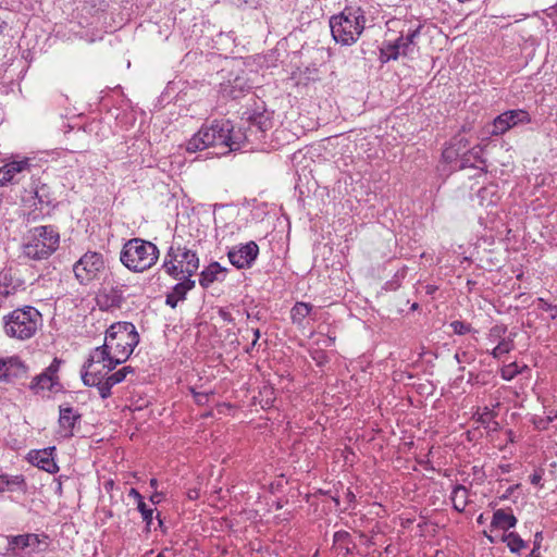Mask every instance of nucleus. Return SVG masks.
Returning <instances> with one entry per match:
<instances>
[{"label": "nucleus", "mask_w": 557, "mask_h": 557, "mask_svg": "<svg viewBox=\"0 0 557 557\" xmlns=\"http://www.w3.org/2000/svg\"><path fill=\"white\" fill-rule=\"evenodd\" d=\"M248 114L243 125L235 129L230 120H213L205 123L187 141L186 150L197 152L209 147L225 149L222 153L239 150L245 143L259 141L272 128V113L263 109Z\"/></svg>", "instance_id": "obj_1"}, {"label": "nucleus", "mask_w": 557, "mask_h": 557, "mask_svg": "<svg viewBox=\"0 0 557 557\" xmlns=\"http://www.w3.org/2000/svg\"><path fill=\"white\" fill-rule=\"evenodd\" d=\"M104 341L113 355L111 369H115L131 357L139 343V334L132 322H116L107 330Z\"/></svg>", "instance_id": "obj_2"}, {"label": "nucleus", "mask_w": 557, "mask_h": 557, "mask_svg": "<svg viewBox=\"0 0 557 557\" xmlns=\"http://www.w3.org/2000/svg\"><path fill=\"white\" fill-rule=\"evenodd\" d=\"M41 322V313L35 307L24 306L4 315L3 329L8 336L25 341L36 334Z\"/></svg>", "instance_id": "obj_3"}, {"label": "nucleus", "mask_w": 557, "mask_h": 557, "mask_svg": "<svg viewBox=\"0 0 557 557\" xmlns=\"http://www.w3.org/2000/svg\"><path fill=\"white\" fill-rule=\"evenodd\" d=\"M159 249L151 242L132 238L122 248L120 260L133 272H144L156 264Z\"/></svg>", "instance_id": "obj_4"}, {"label": "nucleus", "mask_w": 557, "mask_h": 557, "mask_svg": "<svg viewBox=\"0 0 557 557\" xmlns=\"http://www.w3.org/2000/svg\"><path fill=\"white\" fill-rule=\"evenodd\" d=\"M363 23L364 16L361 14L360 8L355 11L346 8L341 14L331 17L332 36L336 42L351 45L362 33Z\"/></svg>", "instance_id": "obj_5"}, {"label": "nucleus", "mask_w": 557, "mask_h": 557, "mask_svg": "<svg viewBox=\"0 0 557 557\" xmlns=\"http://www.w3.org/2000/svg\"><path fill=\"white\" fill-rule=\"evenodd\" d=\"M59 243L60 236L53 226H37L30 231L28 242L23 246V252L34 260L47 259L58 249Z\"/></svg>", "instance_id": "obj_6"}, {"label": "nucleus", "mask_w": 557, "mask_h": 557, "mask_svg": "<svg viewBox=\"0 0 557 557\" xmlns=\"http://www.w3.org/2000/svg\"><path fill=\"white\" fill-rule=\"evenodd\" d=\"M104 269L103 256L97 251L85 252L73 265L75 278L81 285H87L97 280Z\"/></svg>", "instance_id": "obj_7"}, {"label": "nucleus", "mask_w": 557, "mask_h": 557, "mask_svg": "<svg viewBox=\"0 0 557 557\" xmlns=\"http://www.w3.org/2000/svg\"><path fill=\"white\" fill-rule=\"evenodd\" d=\"M259 255V246L253 242L233 247L228 250L230 262L237 269L250 268Z\"/></svg>", "instance_id": "obj_8"}, {"label": "nucleus", "mask_w": 557, "mask_h": 557, "mask_svg": "<svg viewBox=\"0 0 557 557\" xmlns=\"http://www.w3.org/2000/svg\"><path fill=\"white\" fill-rule=\"evenodd\" d=\"M125 301L122 286H106L98 290L96 304L101 311L120 309Z\"/></svg>", "instance_id": "obj_9"}, {"label": "nucleus", "mask_w": 557, "mask_h": 557, "mask_svg": "<svg viewBox=\"0 0 557 557\" xmlns=\"http://www.w3.org/2000/svg\"><path fill=\"white\" fill-rule=\"evenodd\" d=\"M82 414L77 412L70 404L59 406V425L63 437L70 438L74 435V428L79 423Z\"/></svg>", "instance_id": "obj_10"}, {"label": "nucleus", "mask_w": 557, "mask_h": 557, "mask_svg": "<svg viewBox=\"0 0 557 557\" xmlns=\"http://www.w3.org/2000/svg\"><path fill=\"white\" fill-rule=\"evenodd\" d=\"M54 451V446L38 450H30L28 453L27 459L32 465L47 471L48 473L53 474L59 471V467L53 457Z\"/></svg>", "instance_id": "obj_11"}, {"label": "nucleus", "mask_w": 557, "mask_h": 557, "mask_svg": "<svg viewBox=\"0 0 557 557\" xmlns=\"http://www.w3.org/2000/svg\"><path fill=\"white\" fill-rule=\"evenodd\" d=\"M176 263L180 270H183V274L193 276L199 268V258L197 253L186 247L180 245V250L176 252Z\"/></svg>", "instance_id": "obj_12"}, {"label": "nucleus", "mask_w": 557, "mask_h": 557, "mask_svg": "<svg viewBox=\"0 0 557 557\" xmlns=\"http://www.w3.org/2000/svg\"><path fill=\"white\" fill-rule=\"evenodd\" d=\"M112 359H113V355H112L111 350L109 349V347H107V343L104 342L101 346L96 347L94 350H91L87 360L84 363V369H91V367L95 363L106 362L103 364V368L107 369L106 374H108L109 372L114 370V369H111V366L114 361Z\"/></svg>", "instance_id": "obj_13"}, {"label": "nucleus", "mask_w": 557, "mask_h": 557, "mask_svg": "<svg viewBox=\"0 0 557 557\" xmlns=\"http://www.w3.org/2000/svg\"><path fill=\"white\" fill-rule=\"evenodd\" d=\"M62 388L63 385L60 382V377H51L44 372L34 376L29 384V389L36 395L44 391L59 392Z\"/></svg>", "instance_id": "obj_14"}, {"label": "nucleus", "mask_w": 557, "mask_h": 557, "mask_svg": "<svg viewBox=\"0 0 557 557\" xmlns=\"http://www.w3.org/2000/svg\"><path fill=\"white\" fill-rule=\"evenodd\" d=\"M421 33V26H418L413 30H409L406 36L400 35L395 41L399 45V49L403 57H412L418 52V42Z\"/></svg>", "instance_id": "obj_15"}, {"label": "nucleus", "mask_w": 557, "mask_h": 557, "mask_svg": "<svg viewBox=\"0 0 557 557\" xmlns=\"http://www.w3.org/2000/svg\"><path fill=\"white\" fill-rule=\"evenodd\" d=\"M250 88L251 86L245 77L236 76L233 81H228V83L223 86L222 92L225 97L238 99Z\"/></svg>", "instance_id": "obj_16"}, {"label": "nucleus", "mask_w": 557, "mask_h": 557, "mask_svg": "<svg viewBox=\"0 0 557 557\" xmlns=\"http://www.w3.org/2000/svg\"><path fill=\"white\" fill-rule=\"evenodd\" d=\"M333 544L344 556L352 555L357 549V544L354 542L350 533L343 530L334 533Z\"/></svg>", "instance_id": "obj_17"}, {"label": "nucleus", "mask_w": 557, "mask_h": 557, "mask_svg": "<svg viewBox=\"0 0 557 557\" xmlns=\"http://www.w3.org/2000/svg\"><path fill=\"white\" fill-rule=\"evenodd\" d=\"M28 166L27 160L12 161L0 168V186L13 181L14 176Z\"/></svg>", "instance_id": "obj_18"}, {"label": "nucleus", "mask_w": 557, "mask_h": 557, "mask_svg": "<svg viewBox=\"0 0 557 557\" xmlns=\"http://www.w3.org/2000/svg\"><path fill=\"white\" fill-rule=\"evenodd\" d=\"M225 272L226 269L221 267L219 262H211L205 270L201 271L199 284L203 288H208L213 282L220 280V274H224Z\"/></svg>", "instance_id": "obj_19"}, {"label": "nucleus", "mask_w": 557, "mask_h": 557, "mask_svg": "<svg viewBox=\"0 0 557 557\" xmlns=\"http://www.w3.org/2000/svg\"><path fill=\"white\" fill-rule=\"evenodd\" d=\"M517 522L518 520L512 513H508L504 509H497L493 513L491 527L493 529L507 531L515 528Z\"/></svg>", "instance_id": "obj_20"}, {"label": "nucleus", "mask_w": 557, "mask_h": 557, "mask_svg": "<svg viewBox=\"0 0 557 557\" xmlns=\"http://www.w3.org/2000/svg\"><path fill=\"white\" fill-rule=\"evenodd\" d=\"M180 250V244L173 243L172 246L169 248L166 257L163 261L162 268L164 271L172 276L173 278H178L181 274H183V270L178 269V265L176 263V255Z\"/></svg>", "instance_id": "obj_21"}, {"label": "nucleus", "mask_w": 557, "mask_h": 557, "mask_svg": "<svg viewBox=\"0 0 557 557\" xmlns=\"http://www.w3.org/2000/svg\"><path fill=\"white\" fill-rule=\"evenodd\" d=\"M482 147L476 145L470 148L463 156H461L460 163L458 165L459 170L466 168H476L475 163L485 164V159L482 157Z\"/></svg>", "instance_id": "obj_22"}, {"label": "nucleus", "mask_w": 557, "mask_h": 557, "mask_svg": "<svg viewBox=\"0 0 557 557\" xmlns=\"http://www.w3.org/2000/svg\"><path fill=\"white\" fill-rule=\"evenodd\" d=\"M21 286L20 280H14L11 270L0 272V295L9 296L16 292Z\"/></svg>", "instance_id": "obj_23"}, {"label": "nucleus", "mask_w": 557, "mask_h": 557, "mask_svg": "<svg viewBox=\"0 0 557 557\" xmlns=\"http://www.w3.org/2000/svg\"><path fill=\"white\" fill-rule=\"evenodd\" d=\"M468 490L461 484H456L453 488L450 499L456 511L462 512L468 505Z\"/></svg>", "instance_id": "obj_24"}, {"label": "nucleus", "mask_w": 557, "mask_h": 557, "mask_svg": "<svg viewBox=\"0 0 557 557\" xmlns=\"http://www.w3.org/2000/svg\"><path fill=\"white\" fill-rule=\"evenodd\" d=\"M26 483L23 475H0V493L4 491L25 490Z\"/></svg>", "instance_id": "obj_25"}, {"label": "nucleus", "mask_w": 557, "mask_h": 557, "mask_svg": "<svg viewBox=\"0 0 557 557\" xmlns=\"http://www.w3.org/2000/svg\"><path fill=\"white\" fill-rule=\"evenodd\" d=\"M8 372L10 375V383L15 379L26 376L28 368L25 363L16 356L7 358Z\"/></svg>", "instance_id": "obj_26"}, {"label": "nucleus", "mask_w": 557, "mask_h": 557, "mask_svg": "<svg viewBox=\"0 0 557 557\" xmlns=\"http://www.w3.org/2000/svg\"><path fill=\"white\" fill-rule=\"evenodd\" d=\"M27 533L8 536V553L17 556L20 552L28 549L29 542L26 541Z\"/></svg>", "instance_id": "obj_27"}, {"label": "nucleus", "mask_w": 557, "mask_h": 557, "mask_svg": "<svg viewBox=\"0 0 557 557\" xmlns=\"http://www.w3.org/2000/svg\"><path fill=\"white\" fill-rule=\"evenodd\" d=\"M312 305L307 302H296L290 310V319L294 324L301 325L304 320L310 314Z\"/></svg>", "instance_id": "obj_28"}, {"label": "nucleus", "mask_w": 557, "mask_h": 557, "mask_svg": "<svg viewBox=\"0 0 557 557\" xmlns=\"http://www.w3.org/2000/svg\"><path fill=\"white\" fill-rule=\"evenodd\" d=\"M403 53L399 49V45L394 41L385 42L380 49V60L382 63H386L391 60H397Z\"/></svg>", "instance_id": "obj_29"}, {"label": "nucleus", "mask_w": 557, "mask_h": 557, "mask_svg": "<svg viewBox=\"0 0 557 557\" xmlns=\"http://www.w3.org/2000/svg\"><path fill=\"white\" fill-rule=\"evenodd\" d=\"M505 117L507 119L508 124H510V128L520 124H529L531 122L529 112L522 109L505 111Z\"/></svg>", "instance_id": "obj_30"}, {"label": "nucleus", "mask_w": 557, "mask_h": 557, "mask_svg": "<svg viewBox=\"0 0 557 557\" xmlns=\"http://www.w3.org/2000/svg\"><path fill=\"white\" fill-rule=\"evenodd\" d=\"M47 539L48 536L46 535L40 537L38 534L27 533L26 541L29 542L28 554H39L45 552L48 547Z\"/></svg>", "instance_id": "obj_31"}, {"label": "nucleus", "mask_w": 557, "mask_h": 557, "mask_svg": "<svg viewBox=\"0 0 557 557\" xmlns=\"http://www.w3.org/2000/svg\"><path fill=\"white\" fill-rule=\"evenodd\" d=\"M510 129V124H508L507 119L505 117V112L497 115L492 125V131L490 132L492 136H499L505 134Z\"/></svg>", "instance_id": "obj_32"}, {"label": "nucleus", "mask_w": 557, "mask_h": 557, "mask_svg": "<svg viewBox=\"0 0 557 557\" xmlns=\"http://www.w3.org/2000/svg\"><path fill=\"white\" fill-rule=\"evenodd\" d=\"M51 195H53V193L47 184L39 185L35 190V196L40 205H51L54 201Z\"/></svg>", "instance_id": "obj_33"}, {"label": "nucleus", "mask_w": 557, "mask_h": 557, "mask_svg": "<svg viewBox=\"0 0 557 557\" xmlns=\"http://www.w3.org/2000/svg\"><path fill=\"white\" fill-rule=\"evenodd\" d=\"M513 349L512 338H503L499 341L496 347L493 348L491 355L495 359H499L504 354H508Z\"/></svg>", "instance_id": "obj_34"}, {"label": "nucleus", "mask_w": 557, "mask_h": 557, "mask_svg": "<svg viewBox=\"0 0 557 557\" xmlns=\"http://www.w3.org/2000/svg\"><path fill=\"white\" fill-rule=\"evenodd\" d=\"M137 509L141 515L143 520L146 523V530L149 532L151 530L152 520H153V511L154 509L149 507L145 502L137 505Z\"/></svg>", "instance_id": "obj_35"}, {"label": "nucleus", "mask_w": 557, "mask_h": 557, "mask_svg": "<svg viewBox=\"0 0 557 557\" xmlns=\"http://www.w3.org/2000/svg\"><path fill=\"white\" fill-rule=\"evenodd\" d=\"M507 542V546L512 553H518L521 548L525 546L524 541L520 537L519 534L511 532L504 539Z\"/></svg>", "instance_id": "obj_36"}, {"label": "nucleus", "mask_w": 557, "mask_h": 557, "mask_svg": "<svg viewBox=\"0 0 557 557\" xmlns=\"http://www.w3.org/2000/svg\"><path fill=\"white\" fill-rule=\"evenodd\" d=\"M195 287V281L191 276L184 274V280L175 284V292L181 297H186L187 293Z\"/></svg>", "instance_id": "obj_37"}, {"label": "nucleus", "mask_w": 557, "mask_h": 557, "mask_svg": "<svg viewBox=\"0 0 557 557\" xmlns=\"http://www.w3.org/2000/svg\"><path fill=\"white\" fill-rule=\"evenodd\" d=\"M442 158L447 163H453L458 160L460 161V159H461L460 149L456 148V146H453L451 144H449V146H447L443 150Z\"/></svg>", "instance_id": "obj_38"}, {"label": "nucleus", "mask_w": 557, "mask_h": 557, "mask_svg": "<svg viewBox=\"0 0 557 557\" xmlns=\"http://www.w3.org/2000/svg\"><path fill=\"white\" fill-rule=\"evenodd\" d=\"M521 372V369L516 362H511L509 364H506L500 370V376L505 381H511L515 379L519 373Z\"/></svg>", "instance_id": "obj_39"}, {"label": "nucleus", "mask_w": 557, "mask_h": 557, "mask_svg": "<svg viewBox=\"0 0 557 557\" xmlns=\"http://www.w3.org/2000/svg\"><path fill=\"white\" fill-rule=\"evenodd\" d=\"M495 413L490 410L488 407H484L483 411L481 413H475L474 417H476V422H479L484 428H490L491 422L495 418Z\"/></svg>", "instance_id": "obj_40"}, {"label": "nucleus", "mask_w": 557, "mask_h": 557, "mask_svg": "<svg viewBox=\"0 0 557 557\" xmlns=\"http://www.w3.org/2000/svg\"><path fill=\"white\" fill-rule=\"evenodd\" d=\"M450 327L458 335H465V334H468V333H470L472 331L471 324L466 323L463 321H458V320L453 321L450 323Z\"/></svg>", "instance_id": "obj_41"}, {"label": "nucleus", "mask_w": 557, "mask_h": 557, "mask_svg": "<svg viewBox=\"0 0 557 557\" xmlns=\"http://www.w3.org/2000/svg\"><path fill=\"white\" fill-rule=\"evenodd\" d=\"M81 376L85 386L96 387V385L99 384V381H96L95 379L94 371L90 369H84L83 367L81 371Z\"/></svg>", "instance_id": "obj_42"}, {"label": "nucleus", "mask_w": 557, "mask_h": 557, "mask_svg": "<svg viewBox=\"0 0 557 557\" xmlns=\"http://www.w3.org/2000/svg\"><path fill=\"white\" fill-rule=\"evenodd\" d=\"M531 422L536 430L544 431V430H547L549 424L552 423V418L533 416L531 418Z\"/></svg>", "instance_id": "obj_43"}, {"label": "nucleus", "mask_w": 557, "mask_h": 557, "mask_svg": "<svg viewBox=\"0 0 557 557\" xmlns=\"http://www.w3.org/2000/svg\"><path fill=\"white\" fill-rule=\"evenodd\" d=\"M539 308L548 311L552 319L557 318V306L547 302L544 298H537Z\"/></svg>", "instance_id": "obj_44"}, {"label": "nucleus", "mask_w": 557, "mask_h": 557, "mask_svg": "<svg viewBox=\"0 0 557 557\" xmlns=\"http://www.w3.org/2000/svg\"><path fill=\"white\" fill-rule=\"evenodd\" d=\"M61 362H62V360L55 357L52 360V362L42 372L47 373L51 377H59L58 372H59Z\"/></svg>", "instance_id": "obj_45"}, {"label": "nucleus", "mask_w": 557, "mask_h": 557, "mask_svg": "<svg viewBox=\"0 0 557 557\" xmlns=\"http://www.w3.org/2000/svg\"><path fill=\"white\" fill-rule=\"evenodd\" d=\"M96 387L102 399H107L111 396L112 386L110 384H107L106 380L99 381V384H97Z\"/></svg>", "instance_id": "obj_46"}, {"label": "nucleus", "mask_w": 557, "mask_h": 557, "mask_svg": "<svg viewBox=\"0 0 557 557\" xmlns=\"http://www.w3.org/2000/svg\"><path fill=\"white\" fill-rule=\"evenodd\" d=\"M450 144L453 146H456V148L460 149L461 156H463V153H466L470 149L469 140L465 137H456Z\"/></svg>", "instance_id": "obj_47"}, {"label": "nucleus", "mask_w": 557, "mask_h": 557, "mask_svg": "<svg viewBox=\"0 0 557 557\" xmlns=\"http://www.w3.org/2000/svg\"><path fill=\"white\" fill-rule=\"evenodd\" d=\"M186 297H181L175 292V286L173 287L172 292L166 295L165 304L170 306L171 308H176L180 300H184Z\"/></svg>", "instance_id": "obj_48"}, {"label": "nucleus", "mask_w": 557, "mask_h": 557, "mask_svg": "<svg viewBox=\"0 0 557 557\" xmlns=\"http://www.w3.org/2000/svg\"><path fill=\"white\" fill-rule=\"evenodd\" d=\"M191 393L194 395L195 401L200 406L206 405L209 400V396L213 394L212 392H196L194 388H191Z\"/></svg>", "instance_id": "obj_49"}, {"label": "nucleus", "mask_w": 557, "mask_h": 557, "mask_svg": "<svg viewBox=\"0 0 557 557\" xmlns=\"http://www.w3.org/2000/svg\"><path fill=\"white\" fill-rule=\"evenodd\" d=\"M107 381V384H110L112 387L125 380L124 373H121L119 370L115 371L112 374H109L104 379Z\"/></svg>", "instance_id": "obj_50"}, {"label": "nucleus", "mask_w": 557, "mask_h": 557, "mask_svg": "<svg viewBox=\"0 0 557 557\" xmlns=\"http://www.w3.org/2000/svg\"><path fill=\"white\" fill-rule=\"evenodd\" d=\"M454 358L458 363H471L474 361V356L469 351L456 352Z\"/></svg>", "instance_id": "obj_51"}, {"label": "nucleus", "mask_w": 557, "mask_h": 557, "mask_svg": "<svg viewBox=\"0 0 557 557\" xmlns=\"http://www.w3.org/2000/svg\"><path fill=\"white\" fill-rule=\"evenodd\" d=\"M10 375L7 359H0V382L10 383Z\"/></svg>", "instance_id": "obj_52"}, {"label": "nucleus", "mask_w": 557, "mask_h": 557, "mask_svg": "<svg viewBox=\"0 0 557 557\" xmlns=\"http://www.w3.org/2000/svg\"><path fill=\"white\" fill-rule=\"evenodd\" d=\"M507 331L505 325H496L491 329L490 335L495 338H500Z\"/></svg>", "instance_id": "obj_53"}, {"label": "nucleus", "mask_w": 557, "mask_h": 557, "mask_svg": "<svg viewBox=\"0 0 557 557\" xmlns=\"http://www.w3.org/2000/svg\"><path fill=\"white\" fill-rule=\"evenodd\" d=\"M487 196H493V191L488 187H482L478 191V198L480 199V205L484 206V200Z\"/></svg>", "instance_id": "obj_54"}, {"label": "nucleus", "mask_w": 557, "mask_h": 557, "mask_svg": "<svg viewBox=\"0 0 557 557\" xmlns=\"http://www.w3.org/2000/svg\"><path fill=\"white\" fill-rule=\"evenodd\" d=\"M542 476H543V470H536V471H534V472L530 475V482H531V484H533V485H539V486H541V487H542V485H541Z\"/></svg>", "instance_id": "obj_55"}, {"label": "nucleus", "mask_w": 557, "mask_h": 557, "mask_svg": "<svg viewBox=\"0 0 557 557\" xmlns=\"http://www.w3.org/2000/svg\"><path fill=\"white\" fill-rule=\"evenodd\" d=\"M219 317L227 322V323H234V318L232 317L231 312H228L226 309L224 308H220L219 310Z\"/></svg>", "instance_id": "obj_56"}, {"label": "nucleus", "mask_w": 557, "mask_h": 557, "mask_svg": "<svg viewBox=\"0 0 557 557\" xmlns=\"http://www.w3.org/2000/svg\"><path fill=\"white\" fill-rule=\"evenodd\" d=\"M128 497H133L137 505L141 504L143 502H145L143 495L138 492V490H136L134 487H132L128 491Z\"/></svg>", "instance_id": "obj_57"}, {"label": "nucleus", "mask_w": 557, "mask_h": 557, "mask_svg": "<svg viewBox=\"0 0 557 557\" xmlns=\"http://www.w3.org/2000/svg\"><path fill=\"white\" fill-rule=\"evenodd\" d=\"M518 487H519V484H516V485L509 486V487L505 491V493H504L503 495H500V496H499V499H500V500L508 499V498L511 496V494L515 492V490H516V488H518Z\"/></svg>", "instance_id": "obj_58"}, {"label": "nucleus", "mask_w": 557, "mask_h": 557, "mask_svg": "<svg viewBox=\"0 0 557 557\" xmlns=\"http://www.w3.org/2000/svg\"><path fill=\"white\" fill-rule=\"evenodd\" d=\"M542 539H543L542 532H536L535 533V539H534L533 549H535V550L540 549Z\"/></svg>", "instance_id": "obj_59"}, {"label": "nucleus", "mask_w": 557, "mask_h": 557, "mask_svg": "<svg viewBox=\"0 0 557 557\" xmlns=\"http://www.w3.org/2000/svg\"><path fill=\"white\" fill-rule=\"evenodd\" d=\"M161 498H162V494L161 493H158V492H154L151 496H150V502L153 504V505H157L161 502Z\"/></svg>", "instance_id": "obj_60"}, {"label": "nucleus", "mask_w": 557, "mask_h": 557, "mask_svg": "<svg viewBox=\"0 0 557 557\" xmlns=\"http://www.w3.org/2000/svg\"><path fill=\"white\" fill-rule=\"evenodd\" d=\"M498 469L502 471V473H509L511 471V465L503 463L498 466Z\"/></svg>", "instance_id": "obj_61"}, {"label": "nucleus", "mask_w": 557, "mask_h": 557, "mask_svg": "<svg viewBox=\"0 0 557 557\" xmlns=\"http://www.w3.org/2000/svg\"><path fill=\"white\" fill-rule=\"evenodd\" d=\"M119 371L121 373H124V377L126 379L127 374L134 372V368H132L131 366H126V367H123L122 369H120Z\"/></svg>", "instance_id": "obj_62"}, {"label": "nucleus", "mask_w": 557, "mask_h": 557, "mask_svg": "<svg viewBox=\"0 0 557 557\" xmlns=\"http://www.w3.org/2000/svg\"><path fill=\"white\" fill-rule=\"evenodd\" d=\"M346 499H347V502H349V503H354V502H355V499H356L355 494H354L350 490H348V491L346 492Z\"/></svg>", "instance_id": "obj_63"}, {"label": "nucleus", "mask_w": 557, "mask_h": 557, "mask_svg": "<svg viewBox=\"0 0 557 557\" xmlns=\"http://www.w3.org/2000/svg\"><path fill=\"white\" fill-rule=\"evenodd\" d=\"M94 375L96 381H102L106 379V376L102 375L101 371H94Z\"/></svg>", "instance_id": "obj_64"}]
</instances>
